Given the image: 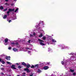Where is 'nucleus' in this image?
Returning a JSON list of instances; mask_svg holds the SVG:
<instances>
[{
	"label": "nucleus",
	"instance_id": "35",
	"mask_svg": "<svg viewBox=\"0 0 76 76\" xmlns=\"http://www.w3.org/2000/svg\"><path fill=\"white\" fill-rule=\"evenodd\" d=\"M30 76H33V75H32V74H30Z\"/></svg>",
	"mask_w": 76,
	"mask_h": 76
},
{
	"label": "nucleus",
	"instance_id": "23",
	"mask_svg": "<svg viewBox=\"0 0 76 76\" xmlns=\"http://www.w3.org/2000/svg\"><path fill=\"white\" fill-rule=\"evenodd\" d=\"M7 8H6L3 10V11L4 12L5 11H7Z\"/></svg>",
	"mask_w": 76,
	"mask_h": 76
},
{
	"label": "nucleus",
	"instance_id": "14",
	"mask_svg": "<svg viewBox=\"0 0 76 76\" xmlns=\"http://www.w3.org/2000/svg\"><path fill=\"white\" fill-rule=\"evenodd\" d=\"M16 41H15L14 42H14H12V43H11V44L12 45H15V44H16Z\"/></svg>",
	"mask_w": 76,
	"mask_h": 76
},
{
	"label": "nucleus",
	"instance_id": "27",
	"mask_svg": "<svg viewBox=\"0 0 76 76\" xmlns=\"http://www.w3.org/2000/svg\"><path fill=\"white\" fill-rule=\"evenodd\" d=\"M28 54H30V53H31V51H28Z\"/></svg>",
	"mask_w": 76,
	"mask_h": 76
},
{
	"label": "nucleus",
	"instance_id": "46",
	"mask_svg": "<svg viewBox=\"0 0 76 76\" xmlns=\"http://www.w3.org/2000/svg\"><path fill=\"white\" fill-rule=\"evenodd\" d=\"M41 31L42 32H44V31L43 30H42Z\"/></svg>",
	"mask_w": 76,
	"mask_h": 76
},
{
	"label": "nucleus",
	"instance_id": "17",
	"mask_svg": "<svg viewBox=\"0 0 76 76\" xmlns=\"http://www.w3.org/2000/svg\"><path fill=\"white\" fill-rule=\"evenodd\" d=\"M52 42H56V41L54 39H52Z\"/></svg>",
	"mask_w": 76,
	"mask_h": 76
},
{
	"label": "nucleus",
	"instance_id": "5",
	"mask_svg": "<svg viewBox=\"0 0 76 76\" xmlns=\"http://www.w3.org/2000/svg\"><path fill=\"white\" fill-rule=\"evenodd\" d=\"M6 59H7V60H10V56L6 57Z\"/></svg>",
	"mask_w": 76,
	"mask_h": 76
},
{
	"label": "nucleus",
	"instance_id": "24",
	"mask_svg": "<svg viewBox=\"0 0 76 76\" xmlns=\"http://www.w3.org/2000/svg\"><path fill=\"white\" fill-rule=\"evenodd\" d=\"M38 73H40L41 72V71L40 70L38 69Z\"/></svg>",
	"mask_w": 76,
	"mask_h": 76
},
{
	"label": "nucleus",
	"instance_id": "26",
	"mask_svg": "<svg viewBox=\"0 0 76 76\" xmlns=\"http://www.w3.org/2000/svg\"><path fill=\"white\" fill-rule=\"evenodd\" d=\"M4 44L5 45H7V42H5Z\"/></svg>",
	"mask_w": 76,
	"mask_h": 76
},
{
	"label": "nucleus",
	"instance_id": "51",
	"mask_svg": "<svg viewBox=\"0 0 76 76\" xmlns=\"http://www.w3.org/2000/svg\"><path fill=\"white\" fill-rule=\"evenodd\" d=\"M48 64H49V63H48Z\"/></svg>",
	"mask_w": 76,
	"mask_h": 76
},
{
	"label": "nucleus",
	"instance_id": "38",
	"mask_svg": "<svg viewBox=\"0 0 76 76\" xmlns=\"http://www.w3.org/2000/svg\"><path fill=\"white\" fill-rule=\"evenodd\" d=\"M36 27H37V29H38V28H39V27L38 26H36Z\"/></svg>",
	"mask_w": 76,
	"mask_h": 76
},
{
	"label": "nucleus",
	"instance_id": "9",
	"mask_svg": "<svg viewBox=\"0 0 76 76\" xmlns=\"http://www.w3.org/2000/svg\"><path fill=\"white\" fill-rule=\"evenodd\" d=\"M38 66H39V65H38V64L35 65V67L37 69H38Z\"/></svg>",
	"mask_w": 76,
	"mask_h": 76
},
{
	"label": "nucleus",
	"instance_id": "4",
	"mask_svg": "<svg viewBox=\"0 0 76 76\" xmlns=\"http://www.w3.org/2000/svg\"><path fill=\"white\" fill-rule=\"evenodd\" d=\"M49 67L48 66H45V67H44V68H43V69H44V70H47V69H48L49 68Z\"/></svg>",
	"mask_w": 76,
	"mask_h": 76
},
{
	"label": "nucleus",
	"instance_id": "39",
	"mask_svg": "<svg viewBox=\"0 0 76 76\" xmlns=\"http://www.w3.org/2000/svg\"><path fill=\"white\" fill-rule=\"evenodd\" d=\"M30 40H29L28 41V43H30Z\"/></svg>",
	"mask_w": 76,
	"mask_h": 76
},
{
	"label": "nucleus",
	"instance_id": "54",
	"mask_svg": "<svg viewBox=\"0 0 76 76\" xmlns=\"http://www.w3.org/2000/svg\"><path fill=\"white\" fill-rule=\"evenodd\" d=\"M15 19H13V20H15Z\"/></svg>",
	"mask_w": 76,
	"mask_h": 76
},
{
	"label": "nucleus",
	"instance_id": "15",
	"mask_svg": "<svg viewBox=\"0 0 76 76\" xmlns=\"http://www.w3.org/2000/svg\"><path fill=\"white\" fill-rule=\"evenodd\" d=\"M43 35L42 34H40V35L39 36V37H42Z\"/></svg>",
	"mask_w": 76,
	"mask_h": 76
},
{
	"label": "nucleus",
	"instance_id": "6",
	"mask_svg": "<svg viewBox=\"0 0 76 76\" xmlns=\"http://www.w3.org/2000/svg\"><path fill=\"white\" fill-rule=\"evenodd\" d=\"M16 66L15 65H12L11 66V68L13 69H16Z\"/></svg>",
	"mask_w": 76,
	"mask_h": 76
},
{
	"label": "nucleus",
	"instance_id": "8",
	"mask_svg": "<svg viewBox=\"0 0 76 76\" xmlns=\"http://www.w3.org/2000/svg\"><path fill=\"white\" fill-rule=\"evenodd\" d=\"M27 68H29L31 67V66L29 64H28L27 65H26Z\"/></svg>",
	"mask_w": 76,
	"mask_h": 76
},
{
	"label": "nucleus",
	"instance_id": "22",
	"mask_svg": "<svg viewBox=\"0 0 76 76\" xmlns=\"http://www.w3.org/2000/svg\"><path fill=\"white\" fill-rule=\"evenodd\" d=\"M70 72H74V70L70 69Z\"/></svg>",
	"mask_w": 76,
	"mask_h": 76
},
{
	"label": "nucleus",
	"instance_id": "11",
	"mask_svg": "<svg viewBox=\"0 0 76 76\" xmlns=\"http://www.w3.org/2000/svg\"><path fill=\"white\" fill-rule=\"evenodd\" d=\"M13 50L15 52L18 51V49L15 48H13Z\"/></svg>",
	"mask_w": 76,
	"mask_h": 76
},
{
	"label": "nucleus",
	"instance_id": "16",
	"mask_svg": "<svg viewBox=\"0 0 76 76\" xmlns=\"http://www.w3.org/2000/svg\"><path fill=\"white\" fill-rule=\"evenodd\" d=\"M8 41V39H5V42H7Z\"/></svg>",
	"mask_w": 76,
	"mask_h": 76
},
{
	"label": "nucleus",
	"instance_id": "29",
	"mask_svg": "<svg viewBox=\"0 0 76 76\" xmlns=\"http://www.w3.org/2000/svg\"><path fill=\"white\" fill-rule=\"evenodd\" d=\"M11 47H10L8 48L9 50H10V49H11Z\"/></svg>",
	"mask_w": 76,
	"mask_h": 76
},
{
	"label": "nucleus",
	"instance_id": "18",
	"mask_svg": "<svg viewBox=\"0 0 76 76\" xmlns=\"http://www.w3.org/2000/svg\"><path fill=\"white\" fill-rule=\"evenodd\" d=\"M18 10H19V8H17L15 10V12H17V11H18Z\"/></svg>",
	"mask_w": 76,
	"mask_h": 76
},
{
	"label": "nucleus",
	"instance_id": "33",
	"mask_svg": "<svg viewBox=\"0 0 76 76\" xmlns=\"http://www.w3.org/2000/svg\"><path fill=\"white\" fill-rule=\"evenodd\" d=\"M61 63L62 64H64V62H63V61H62L61 62Z\"/></svg>",
	"mask_w": 76,
	"mask_h": 76
},
{
	"label": "nucleus",
	"instance_id": "3",
	"mask_svg": "<svg viewBox=\"0 0 76 76\" xmlns=\"http://www.w3.org/2000/svg\"><path fill=\"white\" fill-rule=\"evenodd\" d=\"M24 70L27 71V73H29V72H30V71H29V70L27 68L24 69Z\"/></svg>",
	"mask_w": 76,
	"mask_h": 76
},
{
	"label": "nucleus",
	"instance_id": "40",
	"mask_svg": "<svg viewBox=\"0 0 76 76\" xmlns=\"http://www.w3.org/2000/svg\"><path fill=\"white\" fill-rule=\"evenodd\" d=\"M1 75H4V73H1Z\"/></svg>",
	"mask_w": 76,
	"mask_h": 76
},
{
	"label": "nucleus",
	"instance_id": "41",
	"mask_svg": "<svg viewBox=\"0 0 76 76\" xmlns=\"http://www.w3.org/2000/svg\"><path fill=\"white\" fill-rule=\"evenodd\" d=\"M16 64H17V65H19V64H18V63H16Z\"/></svg>",
	"mask_w": 76,
	"mask_h": 76
},
{
	"label": "nucleus",
	"instance_id": "30",
	"mask_svg": "<svg viewBox=\"0 0 76 76\" xmlns=\"http://www.w3.org/2000/svg\"><path fill=\"white\" fill-rule=\"evenodd\" d=\"M7 14H9V13H10V11H8V12H7Z\"/></svg>",
	"mask_w": 76,
	"mask_h": 76
},
{
	"label": "nucleus",
	"instance_id": "36",
	"mask_svg": "<svg viewBox=\"0 0 76 76\" xmlns=\"http://www.w3.org/2000/svg\"><path fill=\"white\" fill-rule=\"evenodd\" d=\"M11 21H12V20H9L8 21V22H9V23H10V22H11Z\"/></svg>",
	"mask_w": 76,
	"mask_h": 76
},
{
	"label": "nucleus",
	"instance_id": "53",
	"mask_svg": "<svg viewBox=\"0 0 76 76\" xmlns=\"http://www.w3.org/2000/svg\"><path fill=\"white\" fill-rule=\"evenodd\" d=\"M24 74H25V73H23Z\"/></svg>",
	"mask_w": 76,
	"mask_h": 76
},
{
	"label": "nucleus",
	"instance_id": "31",
	"mask_svg": "<svg viewBox=\"0 0 76 76\" xmlns=\"http://www.w3.org/2000/svg\"><path fill=\"white\" fill-rule=\"evenodd\" d=\"M36 35V34H35V33H33V35L34 36V35Z\"/></svg>",
	"mask_w": 76,
	"mask_h": 76
},
{
	"label": "nucleus",
	"instance_id": "55",
	"mask_svg": "<svg viewBox=\"0 0 76 76\" xmlns=\"http://www.w3.org/2000/svg\"><path fill=\"white\" fill-rule=\"evenodd\" d=\"M15 19H16V18Z\"/></svg>",
	"mask_w": 76,
	"mask_h": 76
},
{
	"label": "nucleus",
	"instance_id": "2",
	"mask_svg": "<svg viewBox=\"0 0 76 76\" xmlns=\"http://www.w3.org/2000/svg\"><path fill=\"white\" fill-rule=\"evenodd\" d=\"M28 49L29 50V49L28 48H26L25 49L26 50H25V49H24L23 48H20V51H26V50Z\"/></svg>",
	"mask_w": 76,
	"mask_h": 76
},
{
	"label": "nucleus",
	"instance_id": "12",
	"mask_svg": "<svg viewBox=\"0 0 76 76\" xmlns=\"http://www.w3.org/2000/svg\"><path fill=\"white\" fill-rule=\"evenodd\" d=\"M1 62L2 63V64H4L5 63V62H4V61H3V60H2V59H1Z\"/></svg>",
	"mask_w": 76,
	"mask_h": 76
},
{
	"label": "nucleus",
	"instance_id": "50",
	"mask_svg": "<svg viewBox=\"0 0 76 76\" xmlns=\"http://www.w3.org/2000/svg\"><path fill=\"white\" fill-rule=\"evenodd\" d=\"M66 48H66H64L65 49Z\"/></svg>",
	"mask_w": 76,
	"mask_h": 76
},
{
	"label": "nucleus",
	"instance_id": "48",
	"mask_svg": "<svg viewBox=\"0 0 76 76\" xmlns=\"http://www.w3.org/2000/svg\"><path fill=\"white\" fill-rule=\"evenodd\" d=\"M5 4H7V3H6Z\"/></svg>",
	"mask_w": 76,
	"mask_h": 76
},
{
	"label": "nucleus",
	"instance_id": "21",
	"mask_svg": "<svg viewBox=\"0 0 76 76\" xmlns=\"http://www.w3.org/2000/svg\"><path fill=\"white\" fill-rule=\"evenodd\" d=\"M43 39H44V40H45L46 39V37H42Z\"/></svg>",
	"mask_w": 76,
	"mask_h": 76
},
{
	"label": "nucleus",
	"instance_id": "20",
	"mask_svg": "<svg viewBox=\"0 0 76 76\" xmlns=\"http://www.w3.org/2000/svg\"><path fill=\"white\" fill-rule=\"evenodd\" d=\"M35 66L32 65V66H31V68H35Z\"/></svg>",
	"mask_w": 76,
	"mask_h": 76
},
{
	"label": "nucleus",
	"instance_id": "7",
	"mask_svg": "<svg viewBox=\"0 0 76 76\" xmlns=\"http://www.w3.org/2000/svg\"><path fill=\"white\" fill-rule=\"evenodd\" d=\"M8 10H9L10 12H12V11H14V10H15V9H9Z\"/></svg>",
	"mask_w": 76,
	"mask_h": 76
},
{
	"label": "nucleus",
	"instance_id": "44",
	"mask_svg": "<svg viewBox=\"0 0 76 76\" xmlns=\"http://www.w3.org/2000/svg\"><path fill=\"white\" fill-rule=\"evenodd\" d=\"M1 58H0V61H1Z\"/></svg>",
	"mask_w": 76,
	"mask_h": 76
},
{
	"label": "nucleus",
	"instance_id": "10",
	"mask_svg": "<svg viewBox=\"0 0 76 76\" xmlns=\"http://www.w3.org/2000/svg\"><path fill=\"white\" fill-rule=\"evenodd\" d=\"M3 18L4 19L7 18V15H4L3 17Z\"/></svg>",
	"mask_w": 76,
	"mask_h": 76
},
{
	"label": "nucleus",
	"instance_id": "47",
	"mask_svg": "<svg viewBox=\"0 0 76 76\" xmlns=\"http://www.w3.org/2000/svg\"><path fill=\"white\" fill-rule=\"evenodd\" d=\"M13 4H11V5L12 6H13Z\"/></svg>",
	"mask_w": 76,
	"mask_h": 76
},
{
	"label": "nucleus",
	"instance_id": "13",
	"mask_svg": "<svg viewBox=\"0 0 76 76\" xmlns=\"http://www.w3.org/2000/svg\"><path fill=\"white\" fill-rule=\"evenodd\" d=\"M22 65H23V66H26V64H25V62H22Z\"/></svg>",
	"mask_w": 76,
	"mask_h": 76
},
{
	"label": "nucleus",
	"instance_id": "19",
	"mask_svg": "<svg viewBox=\"0 0 76 76\" xmlns=\"http://www.w3.org/2000/svg\"><path fill=\"white\" fill-rule=\"evenodd\" d=\"M4 8L3 7V6H1L0 7V9H1V10H2V9H3Z\"/></svg>",
	"mask_w": 76,
	"mask_h": 76
},
{
	"label": "nucleus",
	"instance_id": "25",
	"mask_svg": "<svg viewBox=\"0 0 76 76\" xmlns=\"http://www.w3.org/2000/svg\"><path fill=\"white\" fill-rule=\"evenodd\" d=\"M7 64H11V63L10 62L7 61Z\"/></svg>",
	"mask_w": 76,
	"mask_h": 76
},
{
	"label": "nucleus",
	"instance_id": "42",
	"mask_svg": "<svg viewBox=\"0 0 76 76\" xmlns=\"http://www.w3.org/2000/svg\"><path fill=\"white\" fill-rule=\"evenodd\" d=\"M1 70H4V68H1Z\"/></svg>",
	"mask_w": 76,
	"mask_h": 76
},
{
	"label": "nucleus",
	"instance_id": "49",
	"mask_svg": "<svg viewBox=\"0 0 76 76\" xmlns=\"http://www.w3.org/2000/svg\"><path fill=\"white\" fill-rule=\"evenodd\" d=\"M14 1H17V0H14Z\"/></svg>",
	"mask_w": 76,
	"mask_h": 76
},
{
	"label": "nucleus",
	"instance_id": "45",
	"mask_svg": "<svg viewBox=\"0 0 76 76\" xmlns=\"http://www.w3.org/2000/svg\"><path fill=\"white\" fill-rule=\"evenodd\" d=\"M6 1H8V0H5Z\"/></svg>",
	"mask_w": 76,
	"mask_h": 76
},
{
	"label": "nucleus",
	"instance_id": "28",
	"mask_svg": "<svg viewBox=\"0 0 76 76\" xmlns=\"http://www.w3.org/2000/svg\"><path fill=\"white\" fill-rule=\"evenodd\" d=\"M18 68H19V69H21V66H18Z\"/></svg>",
	"mask_w": 76,
	"mask_h": 76
},
{
	"label": "nucleus",
	"instance_id": "1",
	"mask_svg": "<svg viewBox=\"0 0 76 76\" xmlns=\"http://www.w3.org/2000/svg\"><path fill=\"white\" fill-rule=\"evenodd\" d=\"M38 40L40 42H40V45H45V44L42 43V42H44V41H43L42 40H41L39 39Z\"/></svg>",
	"mask_w": 76,
	"mask_h": 76
},
{
	"label": "nucleus",
	"instance_id": "43",
	"mask_svg": "<svg viewBox=\"0 0 76 76\" xmlns=\"http://www.w3.org/2000/svg\"><path fill=\"white\" fill-rule=\"evenodd\" d=\"M16 45H18V43H16Z\"/></svg>",
	"mask_w": 76,
	"mask_h": 76
},
{
	"label": "nucleus",
	"instance_id": "52",
	"mask_svg": "<svg viewBox=\"0 0 76 76\" xmlns=\"http://www.w3.org/2000/svg\"><path fill=\"white\" fill-rule=\"evenodd\" d=\"M7 15H9V14H7Z\"/></svg>",
	"mask_w": 76,
	"mask_h": 76
},
{
	"label": "nucleus",
	"instance_id": "32",
	"mask_svg": "<svg viewBox=\"0 0 76 76\" xmlns=\"http://www.w3.org/2000/svg\"><path fill=\"white\" fill-rule=\"evenodd\" d=\"M30 37H33V35H32L30 34Z\"/></svg>",
	"mask_w": 76,
	"mask_h": 76
},
{
	"label": "nucleus",
	"instance_id": "37",
	"mask_svg": "<svg viewBox=\"0 0 76 76\" xmlns=\"http://www.w3.org/2000/svg\"><path fill=\"white\" fill-rule=\"evenodd\" d=\"M73 75H76V73H73Z\"/></svg>",
	"mask_w": 76,
	"mask_h": 76
},
{
	"label": "nucleus",
	"instance_id": "34",
	"mask_svg": "<svg viewBox=\"0 0 76 76\" xmlns=\"http://www.w3.org/2000/svg\"><path fill=\"white\" fill-rule=\"evenodd\" d=\"M48 50H48V51H50V50H51V49H50V48L48 49Z\"/></svg>",
	"mask_w": 76,
	"mask_h": 76
}]
</instances>
